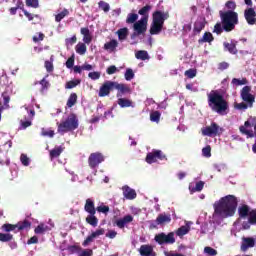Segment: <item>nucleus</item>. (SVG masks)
<instances>
[{
  "instance_id": "1",
  "label": "nucleus",
  "mask_w": 256,
  "mask_h": 256,
  "mask_svg": "<svg viewBox=\"0 0 256 256\" xmlns=\"http://www.w3.org/2000/svg\"><path fill=\"white\" fill-rule=\"evenodd\" d=\"M237 205H239V200L235 195L224 196L214 203V213L222 219L233 217L237 211Z\"/></svg>"
},
{
  "instance_id": "2",
  "label": "nucleus",
  "mask_w": 256,
  "mask_h": 256,
  "mask_svg": "<svg viewBox=\"0 0 256 256\" xmlns=\"http://www.w3.org/2000/svg\"><path fill=\"white\" fill-rule=\"evenodd\" d=\"M220 19L221 22L214 25L213 33H216V35H221L223 31L231 33L239 25V14L235 11H220Z\"/></svg>"
},
{
  "instance_id": "3",
  "label": "nucleus",
  "mask_w": 256,
  "mask_h": 256,
  "mask_svg": "<svg viewBox=\"0 0 256 256\" xmlns=\"http://www.w3.org/2000/svg\"><path fill=\"white\" fill-rule=\"evenodd\" d=\"M208 97V107L214 113H218V115H227V111H229V102L225 100L223 94L219 93V90H212L207 94Z\"/></svg>"
},
{
  "instance_id": "4",
  "label": "nucleus",
  "mask_w": 256,
  "mask_h": 256,
  "mask_svg": "<svg viewBox=\"0 0 256 256\" xmlns=\"http://www.w3.org/2000/svg\"><path fill=\"white\" fill-rule=\"evenodd\" d=\"M153 22L150 27V35H159L163 31V25L165 21L169 18V12L155 11L152 15Z\"/></svg>"
},
{
  "instance_id": "5",
  "label": "nucleus",
  "mask_w": 256,
  "mask_h": 256,
  "mask_svg": "<svg viewBox=\"0 0 256 256\" xmlns=\"http://www.w3.org/2000/svg\"><path fill=\"white\" fill-rule=\"evenodd\" d=\"M76 129H79V118H77V114L71 113L65 121L58 124L57 131L63 135L65 133L75 131Z\"/></svg>"
},
{
  "instance_id": "6",
  "label": "nucleus",
  "mask_w": 256,
  "mask_h": 256,
  "mask_svg": "<svg viewBox=\"0 0 256 256\" xmlns=\"http://www.w3.org/2000/svg\"><path fill=\"white\" fill-rule=\"evenodd\" d=\"M239 131L242 135H246L248 139H253L256 135V119L247 120L244 122V125L239 127Z\"/></svg>"
},
{
  "instance_id": "7",
  "label": "nucleus",
  "mask_w": 256,
  "mask_h": 256,
  "mask_svg": "<svg viewBox=\"0 0 256 256\" xmlns=\"http://www.w3.org/2000/svg\"><path fill=\"white\" fill-rule=\"evenodd\" d=\"M223 134V128L217 123L212 122L210 126L202 129V135L206 137H220Z\"/></svg>"
},
{
  "instance_id": "8",
  "label": "nucleus",
  "mask_w": 256,
  "mask_h": 256,
  "mask_svg": "<svg viewBox=\"0 0 256 256\" xmlns=\"http://www.w3.org/2000/svg\"><path fill=\"white\" fill-rule=\"evenodd\" d=\"M154 241H156L158 245H173V243H175V233L169 232L168 234H165L161 232L155 235Z\"/></svg>"
},
{
  "instance_id": "9",
  "label": "nucleus",
  "mask_w": 256,
  "mask_h": 256,
  "mask_svg": "<svg viewBox=\"0 0 256 256\" xmlns=\"http://www.w3.org/2000/svg\"><path fill=\"white\" fill-rule=\"evenodd\" d=\"M157 159L159 161H167V156L161 150H152L146 155V163L152 165V163H157Z\"/></svg>"
},
{
  "instance_id": "10",
  "label": "nucleus",
  "mask_w": 256,
  "mask_h": 256,
  "mask_svg": "<svg viewBox=\"0 0 256 256\" xmlns=\"http://www.w3.org/2000/svg\"><path fill=\"white\" fill-rule=\"evenodd\" d=\"M240 97L249 107H253L255 103V95L251 94V86H244L240 91Z\"/></svg>"
},
{
  "instance_id": "11",
  "label": "nucleus",
  "mask_w": 256,
  "mask_h": 256,
  "mask_svg": "<svg viewBox=\"0 0 256 256\" xmlns=\"http://www.w3.org/2000/svg\"><path fill=\"white\" fill-rule=\"evenodd\" d=\"M103 161H105V156H103L101 152H94L91 153L88 158V165L90 169H95L96 167H99Z\"/></svg>"
},
{
  "instance_id": "12",
  "label": "nucleus",
  "mask_w": 256,
  "mask_h": 256,
  "mask_svg": "<svg viewBox=\"0 0 256 256\" xmlns=\"http://www.w3.org/2000/svg\"><path fill=\"white\" fill-rule=\"evenodd\" d=\"M115 89V81H106L102 84L99 89V97H107L110 95L111 91Z\"/></svg>"
},
{
  "instance_id": "13",
  "label": "nucleus",
  "mask_w": 256,
  "mask_h": 256,
  "mask_svg": "<svg viewBox=\"0 0 256 256\" xmlns=\"http://www.w3.org/2000/svg\"><path fill=\"white\" fill-rule=\"evenodd\" d=\"M114 89H116V91H118L116 94V97H118V98L123 97V95H127V94L131 93V87H129V85L123 84V83L114 82Z\"/></svg>"
},
{
  "instance_id": "14",
  "label": "nucleus",
  "mask_w": 256,
  "mask_h": 256,
  "mask_svg": "<svg viewBox=\"0 0 256 256\" xmlns=\"http://www.w3.org/2000/svg\"><path fill=\"white\" fill-rule=\"evenodd\" d=\"M244 17L248 25H256V12L254 8H247L244 11Z\"/></svg>"
},
{
  "instance_id": "15",
  "label": "nucleus",
  "mask_w": 256,
  "mask_h": 256,
  "mask_svg": "<svg viewBox=\"0 0 256 256\" xmlns=\"http://www.w3.org/2000/svg\"><path fill=\"white\" fill-rule=\"evenodd\" d=\"M134 31L138 35H143L147 31V18H142L138 22L134 23Z\"/></svg>"
},
{
  "instance_id": "16",
  "label": "nucleus",
  "mask_w": 256,
  "mask_h": 256,
  "mask_svg": "<svg viewBox=\"0 0 256 256\" xmlns=\"http://www.w3.org/2000/svg\"><path fill=\"white\" fill-rule=\"evenodd\" d=\"M253 247H255V238L253 237L242 238L241 251L245 253V251H248Z\"/></svg>"
},
{
  "instance_id": "17",
  "label": "nucleus",
  "mask_w": 256,
  "mask_h": 256,
  "mask_svg": "<svg viewBox=\"0 0 256 256\" xmlns=\"http://www.w3.org/2000/svg\"><path fill=\"white\" fill-rule=\"evenodd\" d=\"M237 41L231 40L230 42H224L223 47L225 51H228L231 55H237L239 50H237Z\"/></svg>"
},
{
  "instance_id": "18",
  "label": "nucleus",
  "mask_w": 256,
  "mask_h": 256,
  "mask_svg": "<svg viewBox=\"0 0 256 256\" xmlns=\"http://www.w3.org/2000/svg\"><path fill=\"white\" fill-rule=\"evenodd\" d=\"M122 191L125 199L133 201V199L137 198V192L127 185L122 187Z\"/></svg>"
},
{
  "instance_id": "19",
  "label": "nucleus",
  "mask_w": 256,
  "mask_h": 256,
  "mask_svg": "<svg viewBox=\"0 0 256 256\" xmlns=\"http://www.w3.org/2000/svg\"><path fill=\"white\" fill-rule=\"evenodd\" d=\"M84 210L86 211V213H89V215L96 214L97 208H95V202L90 198L86 199Z\"/></svg>"
},
{
  "instance_id": "20",
  "label": "nucleus",
  "mask_w": 256,
  "mask_h": 256,
  "mask_svg": "<svg viewBox=\"0 0 256 256\" xmlns=\"http://www.w3.org/2000/svg\"><path fill=\"white\" fill-rule=\"evenodd\" d=\"M132 221H133V216L128 214L123 218L116 220V225L117 227H119V229H124L127 223H132Z\"/></svg>"
},
{
  "instance_id": "21",
  "label": "nucleus",
  "mask_w": 256,
  "mask_h": 256,
  "mask_svg": "<svg viewBox=\"0 0 256 256\" xmlns=\"http://www.w3.org/2000/svg\"><path fill=\"white\" fill-rule=\"evenodd\" d=\"M139 253L141 256H155L153 246L151 245H142L139 249Z\"/></svg>"
},
{
  "instance_id": "22",
  "label": "nucleus",
  "mask_w": 256,
  "mask_h": 256,
  "mask_svg": "<svg viewBox=\"0 0 256 256\" xmlns=\"http://www.w3.org/2000/svg\"><path fill=\"white\" fill-rule=\"evenodd\" d=\"M65 151V147L63 146H55L51 151H50V159L53 161V159H57V157L61 156V153Z\"/></svg>"
},
{
  "instance_id": "23",
  "label": "nucleus",
  "mask_w": 256,
  "mask_h": 256,
  "mask_svg": "<svg viewBox=\"0 0 256 256\" xmlns=\"http://www.w3.org/2000/svg\"><path fill=\"white\" fill-rule=\"evenodd\" d=\"M119 46V42H117V40L112 39L109 42H106L104 44V49L105 51H109L110 53H113V51H115V49H117V47Z\"/></svg>"
},
{
  "instance_id": "24",
  "label": "nucleus",
  "mask_w": 256,
  "mask_h": 256,
  "mask_svg": "<svg viewBox=\"0 0 256 256\" xmlns=\"http://www.w3.org/2000/svg\"><path fill=\"white\" fill-rule=\"evenodd\" d=\"M203 187H205V182L203 181H199L195 184V186H193V184L189 185V191L190 193H199L201 191H203Z\"/></svg>"
},
{
  "instance_id": "25",
  "label": "nucleus",
  "mask_w": 256,
  "mask_h": 256,
  "mask_svg": "<svg viewBox=\"0 0 256 256\" xmlns=\"http://www.w3.org/2000/svg\"><path fill=\"white\" fill-rule=\"evenodd\" d=\"M249 213H251V210L249 206L246 204L238 208V214L241 219H245L246 217H249Z\"/></svg>"
},
{
  "instance_id": "26",
  "label": "nucleus",
  "mask_w": 256,
  "mask_h": 256,
  "mask_svg": "<svg viewBox=\"0 0 256 256\" xmlns=\"http://www.w3.org/2000/svg\"><path fill=\"white\" fill-rule=\"evenodd\" d=\"M215 38L211 32H205L202 38L198 40L199 45H203V43H212Z\"/></svg>"
},
{
  "instance_id": "27",
  "label": "nucleus",
  "mask_w": 256,
  "mask_h": 256,
  "mask_svg": "<svg viewBox=\"0 0 256 256\" xmlns=\"http://www.w3.org/2000/svg\"><path fill=\"white\" fill-rule=\"evenodd\" d=\"M189 231H191V225H189V223H186V225L181 226L180 228H178L176 230V235L178 237H183V236L187 235V233H189Z\"/></svg>"
},
{
  "instance_id": "28",
  "label": "nucleus",
  "mask_w": 256,
  "mask_h": 256,
  "mask_svg": "<svg viewBox=\"0 0 256 256\" xmlns=\"http://www.w3.org/2000/svg\"><path fill=\"white\" fill-rule=\"evenodd\" d=\"M47 231H51V228H49V226L41 223L39 224L35 229H34V233L36 235H45V233H47Z\"/></svg>"
},
{
  "instance_id": "29",
  "label": "nucleus",
  "mask_w": 256,
  "mask_h": 256,
  "mask_svg": "<svg viewBox=\"0 0 256 256\" xmlns=\"http://www.w3.org/2000/svg\"><path fill=\"white\" fill-rule=\"evenodd\" d=\"M157 225H163V223H171V216L165 214H159L156 218Z\"/></svg>"
},
{
  "instance_id": "30",
  "label": "nucleus",
  "mask_w": 256,
  "mask_h": 256,
  "mask_svg": "<svg viewBox=\"0 0 256 256\" xmlns=\"http://www.w3.org/2000/svg\"><path fill=\"white\" fill-rule=\"evenodd\" d=\"M86 223H88V225H91L92 227H97V225H99V219L97 218V216H95V214H89L86 217Z\"/></svg>"
},
{
  "instance_id": "31",
  "label": "nucleus",
  "mask_w": 256,
  "mask_h": 256,
  "mask_svg": "<svg viewBox=\"0 0 256 256\" xmlns=\"http://www.w3.org/2000/svg\"><path fill=\"white\" fill-rule=\"evenodd\" d=\"M18 231H25V229H31V222L29 220H23L16 224Z\"/></svg>"
},
{
  "instance_id": "32",
  "label": "nucleus",
  "mask_w": 256,
  "mask_h": 256,
  "mask_svg": "<svg viewBox=\"0 0 256 256\" xmlns=\"http://www.w3.org/2000/svg\"><path fill=\"white\" fill-rule=\"evenodd\" d=\"M117 103L122 109H125V107H133V101L126 98H118Z\"/></svg>"
},
{
  "instance_id": "33",
  "label": "nucleus",
  "mask_w": 256,
  "mask_h": 256,
  "mask_svg": "<svg viewBox=\"0 0 256 256\" xmlns=\"http://www.w3.org/2000/svg\"><path fill=\"white\" fill-rule=\"evenodd\" d=\"M13 234L11 233H0V242L1 243H11L13 241Z\"/></svg>"
},
{
  "instance_id": "34",
  "label": "nucleus",
  "mask_w": 256,
  "mask_h": 256,
  "mask_svg": "<svg viewBox=\"0 0 256 256\" xmlns=\"http://www.w3.org/2000/svg\"><path fill=\"white\" fill-rule=\"evenodd\" d=\"M75 51L78 55H85L87 53V45H85V43H78L75 47Z\"/></svg>"
},
{
  "instance_id": "35",
  "label": "nucleus",
  "mask_w": 256,
  "mask_h": 256,
  "mask_svg": "<svg viewBox=\"0 0 256 256\" xmlns=\"http://www.w3.org/2000/svg\"><path fill=\"white\" fill-rule=\"evenodd\" d=\"M136 59H140V61H147L149 59V53L145 50H139L135 54Z\"/></svg>"
},
{
  "instance_id": "36",
  "label": "nucleus",
  "mask_w": 256,
  "mask_h": 256,
  "mask_svg": "<svg viewBox=\"0 0 256 256\" xmlns=\"http://www.w3.org/2000/svg\"><path fill=\"white\" fill-rule=\"evenodd\" d=\"M2 99H3V108L9 109V102L11 101V96H9V93L7 91H4L2 93Z\"/></svg>"
},
{
  "instance_id": "37",
  "label": "nucleus",
  "mask_w": 256,
  "mask_h": 256,
  "mask_svg": "<svg viewBox=\"0 0 256 256\" xmlns=\"http://www.w3.org/2000/svg\"><path fill=\"white\" fill-rule=\"evenodd\" d=\"M68 15H69V10L64 8V10L62 12L58 13L55 16L56 23H61V21H63V19H65V17H67Z\"/></svg>"
},
{
  "instance_id": "38",
  "label": "nucleus",
  "mask_w": 256,
  "mask_h": 256,
  "mask_svg": "<svg viewBox=\"0 0 256 256\" xmlns=\"http://www.w3.org/2000/svg\"><path fill=\"white\" fill-rule=\"evenodd\" d=\"M77 104V94L72 93L70 94L68 100H67V107L71 108Z\"/></svg>"
},
{
  "instance_id": "39",
  "label": "nucleus",
  "mask_w": 256,
  "mask_h": 256,
  "mask_svg": "<svg viewBox=\"0 0 256 256\" xmlns=\"http://www.w3.org/2000/svg\"><path fill=\"white\" fill-rule=\"evenodd\" d=\"M204 29H205V22L198 20L194 23V33H201V31Z\"/></svg>"
},
{
  "instance_id": "40",
  "label": "nucleus",
  "mask_w": 256,
  "mask_h": 256,
  "mask_svg": "<svg viewBox=\"0 0 256 256\" xmlns=\"http://www.w3.org/2000/svg\"><path fill=\"white\" fill-rule=\"evenodd\" d=\"M247 83H249V81L247 80V78H233L232 79V85H235V87H239L241 85H247Z\"/></svg>"
},
{
  "instance_id": "41",
  "label": "nucleus",
  "mask_w": 256,
  "mask_h": 256,
  "mask_svg": "<svg viewBox=\"0 0 256 256\" xmlns=\"http://www.w3.org/2000/svg\"><path fill=\"white\" fill-rule=\"evenodd\" d=\"M77 85H81V80L76 79V80H71L66 82L65 84V89H75Z\"/></svg>"
},
{
  "instance_id": "42",
  "label": "nucleus",
  "mask_w": 256,
  "mask_h": 256,
  "mask_svg": "<svg viewBox=\"0 0 256 256\" xmlns=\"http://www.w3.org/2000/svg\"><path fill=\"white\" fill-rule=\"evenodd\" d=\"M39 84L41 85V93H43L44 91H47V89H49L51 87V83H49V81L47 80L46 77H44Z\"/></svg>"
},
{
  "instance_id": "43",
  "label": "nucleus",
  "mask_w": 256,
  "mask_h": 256,
  "mask_svg": "<svg viewBox=\"0 0 256 256\" xmlns=\"http://www.w3.org/2000/svg\"><path fill=\"white\" fill-rule=\"evenodd\" d=\"M117 33H118V37H119L120 41H123V40L127 39V35H129V29L121 28L117 31Z\"/></svg>"
},
{
  "instance_id": "44",
  "label": "nucleus",
  "mask_w": 256,
  "mask_h": 256,
  "mask_svg": "<svg viewBox=\"0 0 256 256\" xmlns=\"http://www.w3.org/2000/svg\"><path fill=\"white\" fill-rule=\"evenodd\" d=\"M150 121H152L153 123H159V121H161V112L153 111L150 114Z\"/></svg>"
},
{
  "instance_id": "45",
  "label": "nucleus",
  "mask_w": 256,
  "mask_h": 256,
  "mask_svg": "<svg viewBox=\"0 0 256 256\" xmlns=\"http://www.w3.org/2000/svg\"><path fill=\"white\" fill-rule=\"evenodd\" d=\"M98 7L99 9H102V11H104V13H109V11L111 10V6L109 5V3L101 0L98 2Z\"/></svg>"
},
{
  "instance_id": "46",
  "label": "nucleus",
  "mask_w": 256,
  "mask_h": 256,
  "mask_svg": "<svg viewBox=\"0 0 256 256\" xmlns=\"http://www.w3.org/2000/svg\"><path fill=\"white\" fill-rule=\"evenodd\" d=\"M138 19H139V15L135 13H129L126 19V23H128V25H131L135 23V21H137Z\"/></svg>"
},
{
  "instance_id": "47",
  "label": "nucleus",
  "mask_w": 256,
  "mask_h": 256,
  "mask_svg": "<svg viewBox=\"0 0 256 256\" xmlns=\"http://www.w3.org/2000/svg\"><path fill=\"white\" fill-rule=\"evenodd\" d=\"M248 222L250 225H256V208L250 211Z\"/></svg>"
},
{
  "instance_id": "48",
  "label": "nucleus",
  "mask_w": 256,
  "mask_h": 256,
  "mask_svg": "<svg viewBox=\"0 0 256 256\" xmlns=\"http://www.w3.org/2000/svg\"><path fill=\"white\" fill-rule=\"evenodd\" d=\"M26 7H31L32 9H39V0H26Z\"/></svg>"
},
{
  "instance_id": "49",
  "label": "nucleus",
  "mask_w": 256,
  "mask_h": 256,
  "mask_svg": "<svg viewBox=\"0 0 256 256\" xmlns=\"http://www.w3.org/2000/svg\"><path fill=\"white\" fill-rule=\"evenodd\" d=\"M3 231L10 233V231H15L17 229V224H4L2 225Z\"/></svg>"
},
{
  "instance_id": "50",
  "label": "nucleus",
  "mask_w": 256,
  "mask_h": 256,
  "mask_svg": "<svg viewBox=\"0 0 256 256\" xmlns=\"http://www.w3.org/2000/svg\"><path fill=\"white\" fill-rule=\"evenodd\" d=\"M41 135L42 137H50V138H53L55 137V131L53 130H47L45 128H42L41 129Z\"/></svg>"
},
{
  "instance_id": "51",
  "label": "nucleus",
  "mask_w": 256,
  "mask_h": 256,
  "mask_svg": "<svg viewBox=\"0 0 256 256\" xmlns=\"http://www.w3.org/2000/svg\"><path fill=\"white\" fill-rule=\"evenodd\" d=\"M44 67L47 71V73H53L55 67L53 66V60L49 61V60H46L45 63H44Z\"/></svg>"
},
{
  "instance_id": "52",
  "label": "nucleus",
  "mask_w": 256,
  "mask_h": 256,
  "mask_svg": "<svg viewBox=\"0 0 256 256\" xmlns=\"http://www.w3.org/2000/svg\"><path fill=\"white\" fill-rule=\"evenodd\" d=\"M235 109H238V111H245L246 109H249V104H247V102L236 103Z\"/></svg>"
},
{
  "instance_id": "53",
  "label": "nucleus",
  "mask_w": 256,
  "mask_h": 256,
  "mask_svg": "<svg viewBox=\"0 0 256 256\" xmlns=\"http://www.w3.org/2000/svg\"><path fill=\"white\" fill-rule=\"evenodd\" d=\"M184 75L188 77V79H193L194 77H197V70L195 69L186 70Z\"/></svg>"
},
{
  "instance_id": "54",
  "label": "nucleus",
  "mask_w": 256,
  "mask_h": 256,
  "mask_svg": "<svg viewBox=\"0 0 256 256\" xmlns=\"http://www.w3.org/2000/svg\"><path fill=\"white\" fill-rule=\"evenodd\" d=\"M135 77V73L133 72V69L128 68L125 72V79L126 81H131Z\"/></svg>"
},
{
  "instance_id": "55",
  "label": "nucleus",
  "mask_w": 256,
  "mask_h": 256,
  "mask_svg": "<svg viewBox=\"0 0 256 256\" xmlns=\"http://www.w3.org/2000/svg\"><path fill=\"white\" fill-rule=\"evenodd\" d=\"M204 253H206L207 255H210V256H215V255H217V250H215L214 248H211L209 246H206L204 248Z\"/></svg>"
},
{
  "instance_id": "56",
  "label": "nucleus",
  "mask_w": 256,
  "mask_h": 256,
  "mask_svg": "<svg viewBox=\"0 0 256 256\" xmlns=\"http://www.w3.org/2000/svg\"><path fill=\"white\" fill-rule=\"evenodd\" d=\"M96 211L98 213H104V215H107L109 213V206L101 205L96 208Z\"/></svg>"
},
{
  "instance_id": "57",
  "label": "nucleus",
  "mask_w": 256,
  "mask_h": 256,
  "mask_svg": "<svg viewBox=\"0 0 256 256\" xmlns=\"http://www.w3.org/2000/svg\"><path fill=\"white\" fill-rule=\"evenodd\" d=\"M88 77L92 79V81H97V79L101 78V72H89Z\"/></svg>"
},
{
  "instance_id": "58",
  "label": "nucleus",
  "mask_w": 256,
  "mask_h": 256,
  "mask_svg": "<svg viewBox=\"0 0 256 256\" xmlns=\"http://www.w3.org/2000/svg\"><path fill=\"white\" fill-rule=\"evenodd\" d=\"M225 6H226V8L227 9H230V10H228V11H234V10H236L237 9V4H235V2L234 1H227L226 2V4H225Z\"/></svg>"
},
{
  "instance_id": "59",
  "label": "nucleus",
  "mask_w": 256,
  "mask_h": 256,
  "mask_svg": "<svg viewBox=\"0 0 256 256\" xmlns=\"http://www.w3.org/2000/svg\"><path fill=\"white\" fill-rule=\"evenodd\" d=\"M23 13L25 15V17H27L28 21H33V19L36 18H39V14H32V13H29L27 10H23Z\"/></svg>"
},
{
  "instance_id": "60",
  "label": "nucleus",
  "mask_w": 256,
  "mask_h": 256,
  "mask_svg": "<svg viewBox=\"0 0 256 256\" xmlns=\"http://www.w3.org/2000/svg\"><path fill=\"white\" fill-rule=\"evenodd\" d=\"M73 65H75V56H71V57L68 58V60L66 61V67H67V69H73Z\"/></svg>"
},
{
  "instance_id": "61",
  "label": "nucleus",
  "mask_w": 256,
  "mask_h": 256,
  "mask_svg": "<svg viewBox=\"0 0 256 256\" xmlns=\"http://www.w3.org/2000/svg\"><path fill=\"white\" fill-rule=\"evenodd\" d=\"M203 157H211V146L207 145L202 149Z\"/></svg>"
},
{
  "instance_id": "62",
  "label": "nucleus",
  "mask_w": 256,
  "mask_h": 256,
  "mask_svg": "<svg viewBox=\"0 0 256 256\" xmlns=\"http://www.w3.org/2000/svg\"><path fill=\"white\" fill-rule=\"evenodd\" d=\"M149 11H151V6L146 5V6L142 7V8L138 11V13H139V15H147V13H149Z\"/></svg>"
},
{
  "instance_id": "63",
  "label": "nucleus",
  "mask_w": 256,
  "mask_h": 256,
  "mask_svg": "<svg viewBox=\"0 0 256 256\" xmlns=\"http://www.w3.org/2000/svg\"><path fill=\"white\" fill-rule=\"evenodd\" d=\"M101 235H105V229L101 228L96 230L95 232H92L91 236L95 239L96 237H99Z\"/></svg>"
},
{
  "instance_id": "64",
  "label": "nucleus",
  "mask_w": 256,
  "mask_h": 256,
  "mask_svg": "<svg viewBox=\"0 0 256 256\" xmlns=\"http://www.w3.org/2000/svg\"><path fill=\"white\" fill-rule=\"evenodd\" d=\"M20 160H21L22 165H24L25 167H28V165H29V157H27V155L22 154L20 156Z\"/></svg>"
}]
</instances>
